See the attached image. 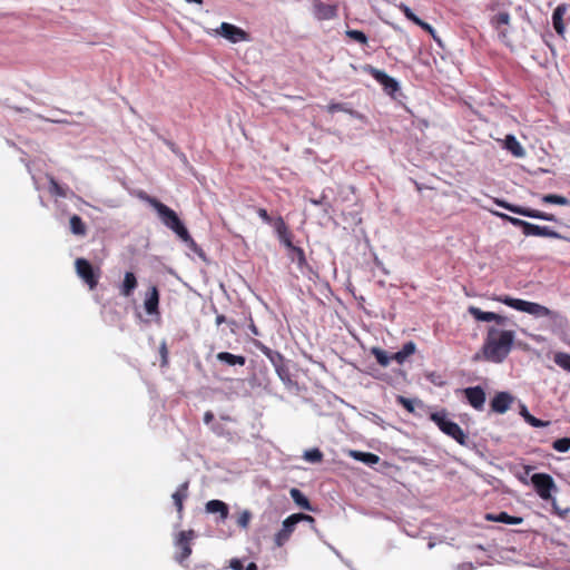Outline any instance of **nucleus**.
<instances>
[{"label": "nucleus", "instance_id": "6", "mask_svg": "<svg viewBox=\"0 0 570 570\" xmlns=\"http://www.w3.org/2000/svg\"><path fill=\"white\" fill-rule=\"evenodd\" d=\"M301 521L315 523V519L309 514H305V513L291 514L283 521L282 529L274 535L275 547L282 548L289 540L291 535L295 531L296 524Z\"/></svg>", "mask_w": 570, "mask_h": 570}, {"label": "nucleus", "instance_id": "23", "mask_svg": "<svg viewBox=\"0 0 570 570\" xmlns=\"http://www.w3.org/2000/svg\"><path fill=\"white\" fill-rule=\"evenodd\" d=\"M485 520L507 524H521L523 522V519L521 517H513L504 511L500 513H487Z\"/></svg>", "mask_w": 570, "mask_h": 570}, {"label": "nucleus", "instance_id": "47", "mask_svg": "<svg viewBox=\"0 0 570 570\" xmlns=\"http://www.w3.org/2000/svg\"><path fill=\"white\" fill-rule=\"evenodd\" d=\"M397 402L403 405L404 409H406L409 412H413L414 411V407H413V404L411 402V400L404 397V396H399L397 399Z\"/></svg>", "mask_w": 570, "mask_h": 570}, {"label": "nucleus", "instance_id": "25", "mask_svg": "<svg viewBox=\"0 0 570 570\" xmlns=\"http://www.w3.org/2000/svg\"><path fill=\"white\" fill-rule=\"evenodd\" d=\"M205 508L208 513H219L222 520H226L229 513L228 505L220 500H210Z\"/></svg>", "mask_w": 570, "mask_h": 570}, {"label": "nucleus", "instance_id": "38", "mask_svg": "<svg viewBox=\"0 0 570 570\" xmlns=\"http://www.w3.org/2000/svg\"><path fill=\"white\" fill-rule=\"evenodd\" d=\"M345 33L350 39H352L361 45H367L368 40H367L366 35L363 31L355 30V29H348V30H346Z\"/></svg>", "mask_w": 570, "mask_h": 570}, {"label": "nucleus", "instance_id": "33", "mask_svg": "<svg viewBox=\"0 0 570 570\" xmlns=\"http://www.w3.org/2000/svg\"><path fill=\"white\" fill-rule=\"evenodd\" d=\"M69 224H70V229H71L72 234L79 235V236L86 235L87 228H86V225L80 216L72 215L70 217Z\"/></svg>", "mask_w": 570, "mask_h": 570}, {"label": "nucleus", "instance_id": "52", "mask_svg": "<svg viewBox=\"0 0 570 570\" xmlns=\"http://www.w3.org/2000/svg\"><path fill=\"white\" fill-rule=\"evenodd\" d=\"M224 322H225V316L224 315H217L216 316V324L217 325H220Z\"/></svg>", "mask_w": 570, "mask_h": 570}, {"label": "nucleus", "instance_id": "20", "mask_svg": "<svg viewBox=\"0 0 570 570\" xmlns=\"http://www.w3.org/2000/svg\"><path fill=\"white\" fill-rule=\"evenodd\" d=\"M254 345L271 361L273 366L276 368L277 366L286 363L285 357L277 351L271 350L268 346L263 344L259 341H254Z\"/></svg>", "mask_w": 570, "mask_h": 570}, {"label": "nucleus", "instance_id": "32", "mask_svg": "<svg viewBox=\"0 0 570 570\" xmlns=\"http://www.w3.org/2000/svg\"><path fill=\"white\" fill-rule=\"evenodd\" d=\"M291 497L293 499V501L302 509H305V510H308V511H312L313 508L309 503V500L303 494V492L296 488H293L291 490Z\"/></svg>", "mask_w": 570, "mask_h": 570}, {"label": "nucleus", "instance_id": "55", "mask_svg": "<svg viewBox=\"0 0 570 570\" xmlns=\"http://www.w3.org/2000/svg\"><path fill=\"white\" fill-rule=\"evenodd\" d=\"M187 2L189 3H197V4H202L203 3V0H186Z\"/></svg>", "mask_w": 570, "mask_h": 570}, {"label": "nucleus", "instance_id": "41", "mask_svg": "<svg viewBox=\"0 0 570 570\" xmlns=\"http://www.w3.org/2000/svg\"><path fill=\"white\" fill-rule=\"evenodd\" d=\"M49 190L53 196H57V197H66L67 196L65 188L62 186H60L55 178H50Z\"/></svg>", "mask_w": 570, "mask_h": 570}, {"label": "nucleus", "instance_id": "57", "mask_svg": "<svg viewBox=\"0 0 570 570\" xmlns=\"http://www.w3.org/2000/svg\"><path fill=\"white\" fill-rule=\"evenodd\" d=\"M474 360H475V361L480 360V353H478V354H475V355H474Z\"/></svg>", "mask_w": 570, "mask_h": 570}, {"label": "nucleus", "instance_id": "2", "mask_svg": "<svg viewBox=\"0 0 570 570\" xmlns=\"http://www.w3.org/2000/svg\"><path fill=\"white\" fill-rule=\"evenodd\" d=\"M138 197L148 203L158 214L161 223L177 234L193 250L197 249V244L189 235L185 225L180 222L175 210L163 204L157 198L149 196L145 191H140Z\"/></svg>", "mask_w": 570, "mask_h": 570}, {"label": "nucleus", "instance_id": "37", "mask_svg": "<svg viewBox=\"0 0 570 570\" xmlns=\"http://www.w3.org/2000/svg\"><path fill=\"white\" fill-rule=\"evenodd\" d=\"M323 453L320 449L314 448L304 452V460L311 463H320L323 460Z\"/></svg>", "mask_w": 570, "mask_h": 570}, {"label": "nucleus", "instance_id": "12", "mask_svg": "<svg viewBox=\"0 0 570 570\" xmlns=\"http://www.w3.org/2000/svg\"><path fill=\"white\" fill-rule=\"evenodd\" d=\"M217 32L233 43L249 40V35L245 30L228 22H222Z\"/></svg>", "mask_w": 570, "mask_h": 570}, {"label": "nucleus", "instance_id": "28", "mask_svg": "<svg viewBox=\"0 0 570 570\" xmlns=\"http://www.w3.org/2000/svg\"><path fill=\"white\" fill-rule=\"evenodd\" d=\"M504 147L514 156L523 157L524 149L513 135H507L504 139Z\"/></svg>", "mask_w": 570, "mask_h": 570}, {"label": "nucleus", "instance_id": "24", "mask_svg": "<svg viewBox=\"0 0 570 570\" xmlns=\"http://www.w3.org/2000/svg\"><path fill=\"white\" fill-rule=\"evenodd\" d=\"M566 14V7L563 4L558 6L552 13V24L556 32L559 36H563L566 32V26L563 23V17Z\"/></svg>", "mask_w": 570, "mask_h": 570}, {"label": "nucleus", "instance_id": "30", "mask_svg": "<svg viewBox=\"0 0 570 570\" xmlns=\"http://www.w3.org/2000/svg\"><path fill=\"white\" fill-rule=\"evenodd\" d=\"M520 415L524 419V421L528 424H530L533 428H546L550 424L549 421H542L530 414L525 405H521Z\"/></svg>", "mask_w": 570, "mask_h": 570}, {"label": "nucleus", "instance_id": "4", "mask_svg": "<svg viewBox=\"0 0 570 570\" xmlns=\"http://www.w3.org/2000/svg\"><path fill=\"white\" fill-rule=\"evenodd\" d=\"M430 419L438 425V428L448 436L455 440L460 445L468 444V435L461 429V426L449 420L445 412L432 413Z\"/></svg>", "mask_w": 570, "mask_h": 570}, {"label": "nucleus", "instance_id": "9", "mask_svg": "<svg viewBox=\"0 0 570 570\" xmlns=\"http://www.w3.org/2000/svg\"><path fill=\"white\" fill-rule=\"evenodd\" d=\"M363 70L373 77L383 87V90L387 95L394 96V94L400 90L399 82L383 70H380L371 65L364 66Z\"/></svg>", "mask_w": 570, "mask_h": 570}, {"label": "nucleus", "instance_id": "3", "mask_svg": "<svg viewBox=\"0 0 570 570\" xmlns=\"http://www.w3.org/2000/svg\"><path fill=\"white\" fill-rule=\"evenodd\" d=\"M492 299L503 303L507 306L512 307L517 311L533 315L535 317H550L553 321L560 318V315L558 313L538 303L528 302L520 298H513L508 295L493 296Z\"/></svg>", "mask_w": 570, "mask_h": 570}, {"label": "nucleus", "instance_id": "22", "mask_svg": "<svg viewBox=\"0 0 570 570\" xmlns=\"http://www.w3.org/2000/svg\"><path fill=\"white\" fill-rule=\"evenodd\" d=\"M510 23L509 12H499L491 19V24L498 30L500 38L507 37V26Z\"/></svg>", "mask_w": 570, "mask_h": 570}, {"label": "nucleus", "instance_id": "15", "mask_svg": "<svg viewBox=\"0 0 570 570\" xmlns=\"http://www.w3.org/2000/svg\"><path fill=\"white\" fill-rule=\"evenodd\" d=\"M513 403V396L509 392H498L491 400L490 406L494 413H505Z\"/></svg>", "mask_w": 570, "mask_h": 570}, {"label": "nucleus", "instance_id": "53", "mask_svg": "<svg viewBox=\"0 0 570 570\" xmlns=\"http://www.w3.org/2000/svg\"><path fill=\"white\" fill-rule=\"evenodd\" d=\"M245 570H258V568L255 562H250Z\"/></svg>", "mask_w": 570, "mask_h": 570}, {"label": "nucleus", "instance_id": "40", "mask_svg": "<svg viewBox=\"0 0 570 570\" xmlns=\"http://www.w3.org/2000/svg\"><path fill=\"white\" fill-rule=\"evenodd\" d=\"M552 448L561 453L568 452L570 450V438H561L556 440L552 443Z\"/></svg>", "mask_w": 570, "mask_h": 570}, {"label": "nucleus", "instance_id": "19", "mask_svg": "<svg viewBox=\"0 0 570 570\" xmlns=\"http://www.w3.org/2000/svg\"><path fill=\"white\" fill-rule=\"evenodd\" d=\"M158 305H159V292L157 286L149 287L146 293L144 306L149 315L158 314Z\"/></svg>", "mask_w": 570, "mask_h": 570}, {"label": "nucleus", "instance_id": "26", "mask_svg": "<svg viewBox=\"0 0 570 570\" xmlns=\"http://www.w3.org/2000/svg\"><path fill=\"white\" fill-rule=\"evenodd\" d=\"M415 351H416L415 343L410 341V342L405 343L399 352L392 354L391 358L393 361L397 362L399 364H403L409 356H411L415 353Z\"/></svg>", "mask_w": 570, "mask_h": 570}, {"label": "nucleus", "instance_id": "34", "mask_svg": "<svg viewBox=\"0 0 570 570\" xmlns=\"http://www.w3.org/2000/svg\"><path fill=\"white\" fill-rule=\"evenodd\" d=\"M279 380L286 385V386H292L294 384L293 380H292V375H291V371H289V367L287 366L286 363H284L283 365L281 366H277L275 368Z\"/></svg>", "mask_w": 570, "mask_h": 570}, {"label": "nucleus", "instance_id": "31", "mask_svg": "<svg viewBox=\"0 0 570 570\" xmlns=\"http://www.w3.org/2000/svg\"><path fill=\"white\" fill-rule=\"evenodd\" d=\"M288 250L291 252V254H289L291 261L295 262L297 264L298 268L302 269L303 267L307 266V259H306V256H305V253H304L303 248L297 247V246L294 245Z\"/></svg>", "mask_w": 570, "mask_h": 570}, {"label": "nucleus", "instance_id": "1", "mask_svg": "<svg viewBox=\"0 0 570 570\" xmlns=\"http://www.w3.org/2000/svg\"><path fill=\"white\" fill-rule=\"evenodd\" d=\"M514 340V331L489 326L481 347L482 358L492 363H502L510 354Z\"/></svg>", "mask_w": 570, "mask_h": 570}, {"label": "nucleus", "instance_id": "39", "mask_svg": "<svg viewBox=\"0 0 570 570\" xmlns=\"http://www.w3.org/2000/svg\"><path fill=\"white\" fill-rule=\"evenodd\" d=\"M554 363L570 372V354L559 352L554 355Z\"/></svg>", "mask_w": 570, "mask_h": 570}, {"label": "nucleus", "instance_id": "11", "mask_svg": "<svg viewBox=\"0 0 570 570\" xmlns=\"http://www.w3.org/2000/svg\"><path fill=\"white\" fill-rule=\"evenodd\" d=\"M195 537L194 530L180 531L176 535L175 547L179 550L175 559L178 563L183 564L191 554V540Z\"/></svg>", "mask_w": 570, "mask_h": 570}, {"label": "nucleus", "instance_id": "44", "mask_svg": "<svg viewBox=\"0 0 570 570\" xmlns=\"http://www.w3.org/2000/svg\"><path fill=\"white\" fill-rule=\"evenodd\" d=\"M326 109L330 114H335L337 111L350 112V110L346 108L345 104H342V102H331L326 106Z\"/></svg>", "mask_w": 570, "mask_h": 570}, {"label": "nucleus", "instance_id": "35", "mask_svg": "<svg viewBox=\"0 0 570 570\" xmlns=\"http://www.w3.org/2000/svg\"><path fill=\"white\" fill-rule=\"evenodd\" d=\"M372 355L375 357L376 362L383 366L386 367L390 365L392 358L386 354V352L380 347H373L371 350Z\"/></svg>", "mask_w": 570, "mask_h": 570}, {"label": "nucleus", "instance_id": "29", "mask_svg": "<svg viewBox=\"0 0 570 570\" xmlns=\"http://www.w3.org/2000/svg\"><path fill=\"white\" fill-rule=\"evenodd\" d=\"M350 456L368 465L376 464L380 461V456L374 453L362 452L356 450L350 451Z\"/></svg>", "mask_w": 570, "mask_h": 570}, {"label": "nucleus", "instance_id": "21", "mask_svg": "<svg viewBox=\"0 0 570 570\" xmlns=\"http://www.w3.org/2000/svg\"><path fill=\"white\" fill-rule=\"evenodd\" d=\"M138 286L137 277L132 272H126L124 281L119 286V294L125 297H129L134 294Z\"/></svg>", "mask_w": 570, "mask_h": 570}, {"label": "nucleus", "instance_id": "36", "mask_svg": "<svg viewBox=\"0 0 570 570\" xmlns=\"http://www.w3.org/2000/svg\"><path fill=\"white\" fill-rule=\"evenodd\" d=\"M541 200L544 204H554L562 206L570 205V200L567 197L557 194L544 195L542 196Z\"/></svg>", "mask_w": 570, "mask_h": 570}, {"label": "nucleus", "instance_id": "17", "mask_svg": "<svg viewBox=\"0 0 570 570\" xmlns=\"http://www.w3.org/2000/svg\"><path fill=\"white\" fill-rule=\"evenodd\" d=\"M274 227L278 235L279 240L284 244V246L287 249H291L294 246L292 242L293 235L288 229L287 225L285 224L283 217L279 216L274 220Z\"/></svg>", "mask_w": 570, "mask_h": 570}, {"label": "nucleus", "instance_id": "5", "mask_svg": "<svg viewBox=\"0 0 570 570\" xmlns=\"http://www.w3.org/2000/svg\"><path fill=\"white\" fill-rule=\"evenodd\" d=\"M495 215H498L499 217H501L504 220H508L513 226L520 227L522 229V233L525 236H539V237H549V238L560 237V235L557 232H554L553 229H551L548 226L534 225L529 222H525L520 218H515V217H512V216H509V215L502 214V213H495Z\"/></svg>", "mask_w": 570, "mask_h": 570}, {"label": "nucleus", "instance_id": "48", "mask_svg": "<svg viewBox=\"0 0 570 570\" xmlns=\"http://www.w3.org/2000/svg\"><path fill=\"white\" fill-rule=\"evenodd\" d=\"M257 214L263 219L264 223H266V224L273 223L272 217L269 216V214L267 213V210L265 208H258Z\"/></svg>", "mask_w": 570, "mask_h": 570}, {"label": "nucleus", "instance_id": "8", "mask_svg": "<svg viewBox=\"0 0 570 570\" xmlns=\"http://www.w3.org/2000/svg\"><path fill=\"white\" fill-rule=\"evenodd\" d=\"M531 483L542 500H551L552 491L557 490L552 476L548 473H534L531 476Z\"/></svg>", "mask_w": 570, "mask_h": 570}, {"label": "nucleus", "instance_id": "10", "mask_svg": "<svg viewBox=\"0 0 570 570\" xmlns=\"http://www.w3.org/2000/svg\"><path fill=\"white\" fill-rule=\"evenodd\" d=\"M497 204L499 206H501L514 214L521 215V216L548 220V222H557V218L553 214H549V213L541 212L538 209H532V208H528V207L509 204L504 200H497Z\"/></svg>", "mask_w": 570, "mask_h": 570}, {"label": "nucleus", "instance_id": "14", "mask_svg": "<svg viewBox=\"0 0 570 570\" xmlns=\"http://www.w3.org/2000/svg\"><path fill=\"white\" fill-rule=\"evenodd\" d=\"M468 403L476 411H482L485 403V392L481 386H471L463 390Z\"/></svg>", "mask_w": 570, "mask_h": 570}, {"label": "nucleus", "instance_id": "46", "mask_svg": "<svg viewBox=\"0 0 570 570\" xmlns=\"http://www.w3.org/2000/svg\"><path fill=\"white\" fill-rule=\"evenodd\" d=\"M415 24L422 28L424 31L429 32L430 35L434 36V28L428 22L423 21L422 19H419L415 22Z\"/></svg>", "mask_w": 570, "mask_h": 570}, {"label": "nucleus", "instance_id": "18", "mask_svg": "<svg viewBox=\"0 0 570 570\" xmlns=\"http://www.w3.org/2000/svg\"><path fill=\"white\" fill-rule=\"evenodd\" d=\"M189 482L185 481L173 493L171 498L177 510L178 519H183L184 501L188 498Z\"/></svg>", "mask_w": 570, "mask_h": 570}, {"label": "nucleus", "instance_id": "51", "mask_svg": "<svg viewBox=\"0 0 570 570\" xmlns=\"http://www.w3.org/2000/svg\"><path fill=\"white\" fill-rule=\"evenodd\" d=\"M249 331L252 332V334L254 335H259V331L257 328V326L254 324V322L252 321L250 324H249Z\"/></svg>", "mask_w": 570, "mask_h": 570}, {"label": "nucleus", "instance_id": "13", "mask_svg": "<svg viewBox=\"0 0 570 570\" xmlns=\"http://www.w3.org/2000/svg\"><path fill=\"white\" fill-rule=\"evenodd\" d=\"M469 314L478 322H494L497 325H504L508 317L494 312H484L476 306H469Z\"/></svg>", "mask_w": 570, "mask_h": 570}, {"label": "nucleus", "instance_id": "58", "mask_svg": "<svg viewBox=\"0 0 570 570\" xmlns=\"http://www.w3.org/2000/svg\"><path fill=\"white\" fill-rule=\"evenodd\" d=\"M313 204L318 205L320 202L318 200H313Z\"/></svg>", "mask_w": 570, "mask_h": 570}, {"label": "nucleus", "instance_id": "49", "mask_svg": "<svg viewBox=\"0 0 570 570\" xmlns=\"http://www.w3.org/2000/svg\"><path fill=\"white\" fill-rule=\"evenodd\" d=\"M243 561L239 559H232L230 560V568L234 570H243Z\"/></svg>", "mask_w": 570, "mask_h": 570}, {"label": "nucleus", "instance_id": "54", "mask_svg": "<svg viewBox=\"0 0 570 570\" xmlns=\"http://www.w3.org/2000/svg\"><path fill=\"white\" fill-rule=\"evenodd\" d=\"M533 468L531 465H524L525 475H528Z\"/></svg>", "mask_w": 570, "mask_h": 570}, {"label": "nucleus", "instance_id": "43", "mask_svg": "<svg viewBox=\"0 0 570 570\" xmlns=\"http://www.w3.org/2000/svg\"><path fill=\"white\" fill-rule=\"evenodd\" d=\"M399 9L402 11V13L406 17V19H409L410 21H412L413 23H415L420 18L411 10V8L404 3H401L399 6Z\"/></svg>", "mask_w": 570, "mask_h": 570}, {"label": "nucleus", "instance_id": "50", "mask_svg": "<svg viewBox=\"0 0 570 570\" xmlns=\"http://www.w3.org/2000/svg\"><path fill=\"white\" fill-rule=\"evenodd\" d=\"M214 417H215V416H214V413H213L212 411H207V412H205V414H204V422H205L206 424H209V423H212V422H213Z\"/></svg>", "mask_w": 570, "mask_h": 570}, {"label": "nucleus", "instance_id": "27", "mask_svg": "<svg viewBox=\"0 0 570 570\" xmlns=\"http://www.w3.org/2000/svg\"><path fill=\"white\" fill-rule=\"evenodd\" d=\"M216 358L219 362L225 363L229 366H235V365L244 366L246 363L245 356L235 355L229 352H219V353H217Z\"/></svg>", "mask_w": 570, "mask_h": 570}, {"label": "nucleus", "instance_id": "16", "mask_svg": "<svg viewBox=\"0 0 570 570\" xmlns=\"http://www.w3.org/2000/svg\"><path fill=\"white\" fill-rule=\"evenodd\" d=\"M314 14L318 20H331L337 16V8L336 6L315 0Z\"/></svg>", "mask_w": 570, "mask_h": 570}, {"label": "nucleus", "instance_id": "45", "mask_svg": "<svg viewBox=\"0 0 570 570\" xmlns=\"http://www.w3.org/2000/svg\"><path fill=\"white\" fill-rule=\"evenodd\" d=\"M159 352L161 356V366H166L168 364V348L165 342L160 344Z\"/></svg>", "mask_w": 570, "mask_h": 570}, {"label": "nucleus", "instance_id": "42", "mask_svg": "<svg viewBox=\"0 0 570 570\" xmlns=\"http://www.w3.org/2000/svg\"><path fill=\"white\" fill-rule=\"evenodd\" d=\"M252 519V513L248 510L243 511L237 518L238 527L247 529Z\"/></svg>", "mask_w": 570, "mask_h": 570}, {"label": "nucleus", "instance_id": "56", "mask_svg": "<svg viewBox=\"0 0 570 570\" xmlns=\"http://www.w3.org/2000/svg\"><path fill=\"white\" fill-rule=\"evenodd\" d=\"M519 480H520L522 483H524V484H527V483H528V480H527L525 475L519 476Z\"/></svg>", "mask_w": 570, "mask_h": 570}, {"label": "nucleus", "instance_id": "7", "mask_svg": "<svg viewBox=\"0 0 570 570\" xmlns=\"http://www.w3.org/2000/svg\"><path fill=\"white\" fill-rule=\"evenodd\" d=\"M77 275L86 283L89 289H95L100 277V269L95 268L86 258H77L75 261Z\"/></svg>", "mask_w": 570, "mask_h": 570}]
</instances>
